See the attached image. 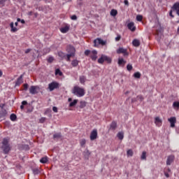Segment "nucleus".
Instances as JSON below:
<instances>
[{"label": "nucleus", "mask_w": 179, "mask_h": 179, "mask_svg": "<svg viewBox=\"0 0 179 179\" xmlns=\"http://www.w3.org/2000/svg\"><path fill=\"white\" fill-rule=\"evenodd\" d=\"M72 93L75 96H77V97H83V96H85V89L79 86H75L73 88Z\"/></svg>", "instance_id": "1"}, {"label": "nucleus", "mask_w": 179, "mask_h": 179, "mask_svg": "<svg viewBox=\"0 0 179 179\" xmlns=\"http://www.w3.org/2000/svg\"><path fill=\"white\" fill-rule=\"evenodd\" d=\"M2 143H3V145H2L3 151L4 152L5 155H8V153H9V152L10 151V145H9V140H8V138H3Z\"/></svg>", "instance_id": "2"}, {"label": "nucleus", "mask_w": 179, "mask_h": 179, "mask_svg": "<svg viewBox=\"0 0 179 179\" xmlns=\"http://www.w3.org/2000/svg\"><path fill=\"white\" fill-rule=\"evenodd\" d=\"M104 61L108 64H111V58L107 55H102L101 57L98 59L99 64H103Z\"/></svg>", "instance_id": "3"}, {"label": "nucleus", "mask_w": 179, "mask_h": 179, "mask_svg": "<svg viewBox=\"0 0 179 179\" xmlns=\"http://www.w3.org/2000/svg\"><path fill=\"white\" fill-rule=\"evenodd\" d=\"M107 44V41H103L100 38H97L94 41V47H99V45H106Z\"/></svg>", "instance_id": "4"}, {"label": "nucleus", "mask_w": 179, "mask_h": 179, "mask_svg": "<svg viewBox=\"0 0 179 179\" xmlns=\"http://www.w3.org/2000/svg\"><path fill=\"white\" fill-rule=\"evenodd\" d=\"M59 87V83L53 81L48 84V89L50 92H52L53 90H55V89H58Z\"/></svg>", "instance_id": "5"}, {"label": "nucleus", "mask_w": 179, "mask_h": 179, "mask_svg": "<svg viewBox=\"0 0 179 179\" xmlns=\"http://www.w3.org/2000/svg\"><path fill=\"white\" fill-rule=\"evenodd\" d=\"M40 92V87L38 85H32L29 88V93L31 94H37Z\"/></svg>", "instance_id": "6"}, {"label": "nucleus", "mask_w": 179, "mask_h": 179, "mask_svg": "<svg viewBox=\"0 0 179 179\" xmlns=\"http://www.w3.org/2000/svg\"><path fill=\"white\" fill-rule=\"evenodd\" d=\"M176 157L173 155L168 156L166 159V166H171V164L174 162Z\"/></svg>", "instance_id": "7"}, {"label": "nucleus", "mask_w": 179, "mask_h": 179, "mask_svg": "<svg viewBox=\"0 0 179 179\" xmlns=\"http://www.w3.org/2000/svg\"><path fill=\"white\" fill-rule=\"evenodd\" d=\"M66 51L67 52H69V54H72L73 55H75V52H76V50L73 46L69 45L67 46Z\"/></svg>", "instance_id": "8"}, {"label": "nucleus", "mask_w": 179, "mask_h": 179, "mask_svg": "<svg viewBox=\"0 0 179 179\" xmlns=\"http://www.w3.org/2000/svg\"><path fill=\"white\" fill-rule=\"evenodd\" d=\"M168 121L171 124V128H174V127H176V122H177V119L176 117H171L169 118Z\"/></svg>", "instance_id": "9"}, {"label": "nucleus", "mask_w": 179, "mask_h": 179, "mask_svg": "<svg viewBox=\"0 0 179 179\" xmlns=\"http://www.w3.org/2000/svg\"><path fill=\"white\" fill-rule=\"evenodd\" d=\"M94 139H97V129H94L90 134V140L94 141Z\"/></svg>", "instance_id": "10"}, {"label": "nucleus", "mask_w": 179, "mask_h": 179, "mask_svg": "<svg viewBox=\"0 0 179 179\" xmlns=\"http://www.w3.org/2000/svg\"><path fill=\"white\" fill-rule=\"evenodd\" d=\"M117 54H123V55L125 57L127 55H128V52H127V49L123 48H120L117 50Z\"/></svg>", "instance_id": "11"}, {"label": "nucleus", "mask_w": 179, "mask_h": 179, "mask_svg": "<svg viewBox=\"0 0 179 179\" xmlns=\"http://www.w3.org/2000/svg\"><path fill=\"white\" fill-rule=\"evenodd\" d=\"M92 61H96L97 59V51L92 50L91 51V55H90Z\"/></svg>", "instance_id": "12"}, {"label": "nucleus", "mask_w": 179, "mask_h": 179, "mask_svg": "<svg viewBox=\"0 0 179 179\" xmlns=\"http://www.w3.org/2000/svg\"><path fill=\"white\" fill-rule=\"evenodd\" d=\"M127 27L129 29V30H131V31H135V30H136V27H135V23L134 22H129L127 24Z\"/></svg>", "instance_id": "13"}, {"label": "nucleus", "mask_w": 179, "mask_h": 179, "mask_svg": "<svg viewBox=\"0 0 179 179\" xmlns=\"http://www.w3.org/2000/svg\"><path fill=\"white\" fill-rule=\"evenodd\" d=\"M23 82V75H21L15 82V86H20L22 85V83Z\"/></svg>", "instance_id": "14"}, {"label": "nucleus", "mask_w": 179, "mask_h": 179, "mask_svg": "<svg viewBox=\"0 0 179 179\" xmlns=\"http://www.w3.org/2000/svg\"><path fill=\"white\" fill-rule=\"evenodd\" d=\"M155 122L157 127H162V122L160 117H155Z\"/></svg>", "instance_id": "15"}, {"label": "nucleus", "mask_w": 179, "mask_h": 179, "mask_svg": "<svg viewBox=\"0 0 179 179\" xmlns=\"http://www.w3.org/2000/svg\"><path fill=\"white\" fill-rule=\"evenodd\" d=\"M6 114H8V112H6V110L2 109L0 111V118H5V117H6Z\"/></svg>", "instance_id": "16"}, {"label": "nucleus", "mask_w": 179, "mask_h": 179, "mask_svg": "<svg viewBox=\"0 0 179 179\" xmlns=\"http://www.w3.org/2000/svg\"><path fill=\"white\" fill-rule=\"evenodd\" d=\"M132 44L134 47H139V45H141V42L138 39H134L132 41Z\"/></svg>", "instance_id": "17"}, {"label": "nucleus", "mask_w": 179, "mask_h": 179, "mask_svg": "<svg viewBox=\"0 0 179 179\" xmlns=\"http://www.w3.org/2000/svg\"><path fill=\"white\" fill-rule=\"evenodd\" d=\"M10 28H11L10 31H11L12 33H16V31H17V28H16V27H14L13 22H11V23L10 24Z\"/></svg>", "instance_id": "18"}, {"label": "nucleus", "mask_w": 179, "mask_h": 179, "mask_svg": "<svg viewBox=\"0 0 179 179\" xmlns=\"http://www.w3.org/2000/svg\"><path fill=\"white\" fill-rule=\"evenodd\" d=\"M60 31L62 33H68V31H69V27L66 26L64 27L61 28Z\"/></svg>", "instance_id": "19"}, {"label": "nucleus", "mask_w": 179, "mask_h": 179, "mask_svg": "<svg viewBox=\"0 0 179 179\" xmlns=\"http://www.w3.org/2000/svg\"><path fill=\"white\" fill-rule=\"evenodd\" d=\"M48 162V157H42L40 159V162L42 163L43 164H45V163H47Z\"/></svg>", "instance_id": "20"}, {"label": "nucleus", "mask_w": 179, "mask_h": 179, "mask_svg": "<svg viewBox=\"0 0 179 179\" xmlns=\"http://www.w3.org/2000/svg\"><path fill=\"white\" fill-rule=\"evenodd\" d=\"M116 128H117V122H113L110 124V129H113L114 131Z\"/></svg>", "instance_id": "21"}, {"label": "nucleus", "mask_w": 179, "mask_h": 179, "mask_svg": "<svg viewBox=\"0 0 179 179\" xmlns=\"http://www.w3.org/2000/svg\"><path fill=\"white\" fill-rule=\"evenodd\" d=\"M117 136L118 139H120V141H122L124 139V133L119 132V133H117Z\"/></svg>", "instance_id": "22"}, {"label": "nucleus", "mask_w": 179, "mask_h": 179, "mask_svg": "<svg viewBox=\"0 0 179 179\" xmlns=\"http://www.w3.org/2000/svg\"><path fill=\"white\" fill-rule=\"evenodd\" d=\"M62 135H61V133H56L53 135V138L55 139H61L62 138Z\"/></svg>", "instance_id": "23"}, {"label": "nucleus", "mask_w": 179, "mask_h": 179, "mask_svg": "<svg viewBox=\"0 0 179 179\" xmlns=\"http://www.w3.org/2000/svg\"><path fill=\"white\" fill-rule=\"evenodd\" d=\"M116 15H118V11L115 9H112L110 11V16L115 17Z\"/></svg>", "instance_id": "24"}, {"label": "nucleus", "mask_w": 179, "mask_h": 179, "mask_svg": "<svg viewBox=\"0 0 179 179\" xmlns=\"http://www.w3.org/2000/svg\"><path fill=\"white\" fill-rule=\"evenodd\" d=\"M78 104V99H74L73 101L69 103V107H75Z\"/></svg>", "instance_id": "25"}, {"label": "nucleus", "mask_w": 179, "mask_h": 179, "mask_svg": "<svg viewBox=\"0 0 179 179\" xmlns=\"http://www.w3.org/2000/svg\"><path fill=\"white\" fill-rule=\"evenodd\" d=\"M72 66H78L79 65V62L77 59H74L71 62Z\"/></svg>", "instance_id": "26"}, {"label": "nucleus", "mask_w": 179, "mask_h": 179, "mask_svg": "<svg viewBox=\"0 0 179 179\" xmlns=\"http://www.w3.org/2000/svg\"><path fill=\"white\" fill-rule=\"evenodd\" d=\"M17 118V116H16L15 115V113H12L10 115V119L12 120V121H16V119Z\"/></svg>", "instance_id": "27"}, {"label": "nucleus", "mask_w": 179, "mask_h": 179, "mask_svg": "<svg viewBox=\"0 0 179 179\" xmlns=\"http://www.w3.org/2000/svg\"><path fill=\"white\" fill-rule=\"evenodd\" d=\"M80 83H82V85H83L85 83V82H86V77H85L84 76H80Z\"/></svg>", "instance_id": "28"}, {"label": "nucleus", "mask_w": 179, "mask_h": 179, "mask_svg": "<svg viewBox=\"0 0 179 179\" xmlns=\"http://www.w3.org/2000/svg\"><path fill=\"white\" fill-rule=\"evenodd\" d=\"M80 144L82 148H85V145H86V140L85 139H81L80 141Z\"/></svg>", "instance_id": "29"}, {"label": "nucleus", "mask_w": 179, "mask_h": 179, "mask_svg": "<svg viewBox=\"0 0 179 179\" xmlns=\"http://www.w3.org/2000/svg\"><path fill=\"white\" fill-rule=\"evenodd\" d=\"M71 57H75V55L73 54H71V53H69L66 55V61L68 62H69V61H71Z\"/></svg>", "instance_id": "30"}, {"label": "nucleus", "mask_w": 179, "mask_h": 179, "mask_svg": "<svg viewBox=\"0 0 179 179\" xmlns=\"http://www.w3.org/2000/svg\"><path fill=\"white\" fill-rule=\"evenodd\" d=\"M127 156L129 157H132V156H134V151H132V150H127Z\"/></svg>", "instance_id": "31"}, {"label": "nucleus", "mask_w": 179, "mask_h": 179, "mask_svg": "<svg viewBox=\"0 0 179 179\" xmlns=\"http://www.w3.org/2000/svg\"><path fill=\"white\" fill-rule=\"evenodd\" d=\"M55 75H59V76H62L63 73L59 69H56L55 71Z\"/></svg>", "instance_id": "32"}, {"label": "nucleus", "mask_w": 179, "mask_h": 179, "mask_svg": "<svg viewBox=\"0 0 179 179\" xmlns=\"http://www.w3.org/2000/svg\"><path fill=\"white\" fill-rule=\"evenodd\" d=\"M173 108H179V102L178 101L173 102Z\"/></svg>", "instance_id": "33"}, {"label": "nucleus", "mask_w": 179, "mask_h": 179, "mask_svg": "<svg viewBox=\"0 0 179 179\" xmlns=\"http://www.w3.org/2000/svg\"><path fill=\"white\" fill-rule=\"evenodd\" d=\"M33 173L36 176L37 174H38L40 173V170H38V169L36 168V169H32Z\"/></svg>", "instance_id": "34"}, {"label": "nucleus", "mask_w": 179, "mask_h": 179, "mask_svg": "<svg viewBox=\"0 0 179 179\" xmlns=\"http://www.w3.org/2000/svg\"><path fill=\"white\" fill-rule=\"evenodd\" d=\"M141 159V160H146V152H143Z\"/></svg>", "instance_id": "35"}, {"label": "nucleus", "mask_w": 179, "mask_h": 179, "mask_svg": "<svg viewBox=\"0 0 179 179\" xmlns=\"http://www.w3.org/2000/svg\"><path fill=\"white\" fill-rule=\"evenodd\" d=\"M6 0H0V8H3L5 6V3Z\"/></svg>", "instance_id": "36"}, {"label": "nucleus", "mask_w": 179, "mask_h": 179, "mask_svg": "<svg viewBox=\"0 0 179 179\" xmlns=\"http://www.w3.org/2000/svg\"><path fill=\"white\" fill-rule=\"evenodd\" d=\"M134 78H136V79H139V78H141V73L139 72H136L134 74Z\"/></svg>", "instance_id": "37"}, {"label": "nucleus", "mask_w": 179, "mask_h": 179, "mask_svg": "<svg viewBox=\"0 0 179 179\" xmlns=\"http://www.w3.org/2000/svg\"><path fill=\"white\" fill-rule=\"evenodd\" d=\"M142 19H143V17L141 15H138L136 16V20L138 22H142Z\"/></svg>", "instance_id": "38"}, {"label": "nucleus", "mask_w": 179, "mask_h": 179, "mask_svg": "<svg viewBox=\"0 0 179 179\" xmlns=\"http://www.w3.org/2000/svg\"><path fill=\"white\" fill-rule=\"evenodd\" d=\"M118 64L119 65H122V64H125V60L124 59H119Z\"/></svg>", "instance_id": "39"}, {"label": "nucleus", "mask_w": 179, "mask_h": 179, "mask_svg": "<svg viewBox=\"0 0 179 179\" xmlns=\"http://www.w3.org/2000/svg\"><path fill=\"white\" fill-rule=\"evenodd\" d=\"M45 120H47V118L45 117H41L40 120H39V122L41 124H44V122H45Z\"/></svg>", "instance_id": "40"}, {"label": "nucleus", "mask_w": 179, "mask_h": 179, "mask_svg": "<svg viewBox=\"0 0 179 179\" xmlns=\"http://www.w3.org/2000/svg\"><path fill=\"white\" fill-rule=\"evenodd\" d=\"M58 55L59 57H60L61 58H64L65 57V53L62 52H58Z\"/></svg>", "instance_id": "41"}, {"label": "nucleus", "mask_w": 179, "mask_h": 179, "mask_svg": "<svg viewBox=\"0 0 179 179\" xmlns=\"http://www.w3.org/2000/svg\"><path fill=\"white\" fill-rule=\"evenodd\" d=\"M80 107V108H83V107H86V102L81 101Z\"/></svg>", "instance_id": "42"}, {"label": "nucleus", "mask_w": 179, "mask_h": 179, "mask_svg": "<svg viewBox=\"0 0 179 179\" xmlns=\"http://www.w3.org/2000/svg\"><path fill=\"white\" fill-rule=\"evenodd\" d=\"M50 51H51V50L50 48H45L43 50V53L44 54H48V52H50Z\"/></svg>", "instance_id": "43"}, {"label": "nucleus", "mask_w": 179, "mask_h": 179, "mask_svg": "<svg viewBox=\"0 0 179 179\" xmlns=\"http://www.w3.org/2000/svg\"><path fill=\"white\" fill-rule=\"evenodd\" d=\"M53 61H54V57H49L48 58V62L51 63V62H52Z\"/></svg>", "instance_id": "44"}, {"label": "nucleus", "mask_w": 179, "mask_h": 179, "mask_svg": "<svg viewBox=\"0 0 179 179\" xmlns=\"http://www.w3.org/2000/svg\"><path fill=\"white\" fill-rule=\"evenodd\" d=\"M91 53H92V51H90L89 50H87L85 51V55H90V56Z\"/></svg>", "instance_id": "45"}, {"label": "nucleus", "mask_w": 179, "mask_h": 179, "mask_svg": "<svg viewBox=\"0 0 179 179\" xmlns=\"http://www.w3.org/2000/svg\"><path fill=\"white\" fill-rule=\"evenodd\" d=\"M127 71H132V65L128 64L127 66Z\"/></svg>", "instance_id": "46"}, {"label": "nucleus", "mask_w": 179, "mask_h": 179, "mask_svg": "<svg viewBox=\"0 0 179 179\" xmlns=\"http://www.w3.org/2000/svg\"><path fill=\"white\" fill-rule=\"evenodd\" d=\"M137 100H140V101H142L143 100V96H142L141 95H138L137 96Z\"/></svg>", "instance_id": "47"}, {"label": "nucleus", "mask_w": 179, "mask_h": 179, "mask_svg": "<svg viewBox=\"0 0 179 179\" xmlns=\"http://www.w3.org/2000/svg\"><path fill=\"white\" fill-rule=\"evenodd\" d=\"M71 20H76L78 19V17H76V15H73L71 17Z\"/></svg>", "instance_id": "48"}, {"label": "nucleus", "mask_w": 179, "mask_h": 179, "mask_svg": "<svg viewBox=\"0 0 179 179\" xmlns=\"http://www.w3.org/2000/svg\"><path fill=\"white\" fill-rule=\"evenodd\" d=\"M121 40V35H117L115 38V41H120Z\"/></svg>", "instance_id": "49"}, {"label": "nucleus", "mask_w": 179, "mask_h": 179, "mask_svg": "<svg viewBox=\"0 0 179 179\" xmlns=\"http://www.w3.org/2000/svg\"><path fill=\"white\" fill-rule=\"evenodd\" d=\"M29 89V84H24V90H27Z\"/></svg>", "instance_id": "50"}, {"label": "nucleus", "mask_w": 179, "mask_h": 179, "mask_svg": "<svg viewBox=\"0 0 179 179\" xmlns=\"http://www.w3.org/2000/svg\"><path fill=\"white\" fill-rule=\"evenodd\" d=\"M52 110L54 113H58V108L56 106H53Z\"/></svg>", "instance_id": "51"}, {"label": "nucleus", "mask_w": 179, "mask_h": 179, "mask_svg": "<svg viewBox=\"0 0 179 179\" xmlns=\"http://www.w3.org/2000/svg\"><path fill=\"white\" fill-rule=\"evenodd\" d=\"M164 176L166 177V178H169L170 177V175L169 174V172L164 171Z\"/></svg>", "instance_id": "52"}, {"label": "nucleus", "mask_w": 179, "mask_h": 179, "mask_svg": "<svg viewBox=\"0 0 179 179\" xmlns=\"http://www.w3.org/2000/svg\"><path fill=\"white\" fill-rule=\"evenodd\" d=\"M124 5H126V6H129V2L128 1V0H124Z\"/></svg>", "instance_id": "53"}, {"label": "nucleus", "mask_w": 179, "mask_h": 179, "mask_svg": "<svg viewBox=\"0 0 179 179\" xmlns=\"http://www.w3.org/2000/svg\"><path fill=\"white\" fill-rule=\"evenodd\" d=\"M169 16H171V17H174V15H173V10H171L169 12Z\"/></svg>", "instance_id": "54"}, {"label": "nucleus", "mask_w": 179, "mask_h": 179, "mask_svg": "<svg viewBox=\"0 0 179 179\" xmlns=\"http://www.w3.org/2000/svg\"><path fill=\"white\" fill-rule=\"evenodd\" d=\"M26 104H27V101H23L22 102V106H26Z\"/></svg>", "instance_id": "55"}, {"label": "nucleus", "mask_w": 179, "mask_h": 179, "mask_svg": "<svg viewBox=\"0 0 179 179\" xmlns=\"http://www.w3.org/2000/svg\"><path fill=\"white\" fill-rule=\"evenodd\" d=\"M85 153H86L87 156H90V152H89V150H86L85 152Z\"/></svg>", "instance_id": "56"}, {"label": "nucleus", "mask_w": 179, "mask_h": 179, "mask_svg": "<svg viewBox=\"0 0 179 179\" xmlns=\"http://www.w3.org/2000/svg\"><path fill=\"white\" fill-rule=\"evenodd\" d=\"M30 51H31V50H30V49L26 50H25V54H29V52Z\"/></svg>", "instance_id": "57"}, {"label": "nucleus", "mask_w": 179, "mask_h": 179, "mask_svg": "<svg viewBox=\"0 0 179 179\" xmlns=\"http://www.w3.org/2000/svg\"><path fill=\"white\" fill-rule=\"evenodd\" d=\"M166 173H171V169H170V168H167Z\"/></svg>", "instance_id": "58"}, {"label": "nucleus", "mask_w": 179, "mask_h": 179, "mask_svg": "<svg viewBox=\"0 0 179 179\" xmlns=\"http://www.w3.org/2000/svg\"><path fill=\"white\" fill-rule=\"evenodd\" d=\"M29 16H31L33 15V11H30L28 13Z\"/></svg>", "instance_id": "59"}, {"label": "nucleus", "mask_w": 179, "mask_h": 179, "mask_svg": "<svg viewBox=\"0 0 179 179\" xmlns=\"http://www.w3.org/2000/svg\"><path fill=\"white\" fill-rule=\"evenodd\" d=\"M20 108H21V110H23V108H24V105H21L20 106Z\"/></svg>", "instance_id": "60"}, {"label": "nucleus", "mask_w": 179, "mask_h": 179, "mask_svg": "<svg viewBox=\"0 0 179 179\" xmlns=\"http://www.w3.org/2000/svg\"><path fill=\"white\" fill-rule=\"evenodd\" d=\"M20 22H21V23H22V24H24V20H21Z\"/></svg>", "instance_id": "61"}, {"label": "nucleus", "mask_w": 179, "mask_h": 179, "mask_svg": "<svg viewBox=\"0 0 179 179\" xmlns=\"http://www.w3.org/2000/svg\"><path fill=\"white\" fill-rule=\"evenodd\" d=\"M22 20H20V18H17V22H21Z\"/></svg>", "instance_id": "62"}, {"label": "nucleus", "mask_w": 179, "mask_h": 179, "mask_svg": "<svg viewBox=\"0 0 179 179\" xmlns=\"http://www.w3.org/2000/svg\"><path fill=\"white\" fill-rule=\"evenodd\" d=\"M177 33H178V34L179 35V27H178V28Z\"/></svg>", "instance_id": "63"}, {"label": "nucleus", "mask_w": 179, "mask_h": 179, "mask_svg": "<svg viewBox=\"0 0 179 179\" xmlns=\"http://www.w3.org/2000/svg\"><path fill=\"white\" fill-rule=\"evenodd\" d=\"M68 101H72V99H71V98H69V99H68Z\"/></svg>", "instance_id": "64"}]
</instances>
